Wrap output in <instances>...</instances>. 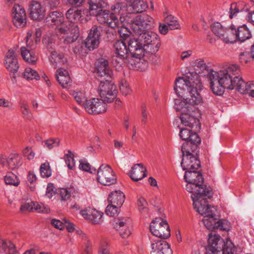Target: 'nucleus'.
<instances>
[{
    "instance_id": "nucleus-33",
    "label": "nucleus",
    "mask_w": 254,
    "mask_h": 254,
    "mask_svg": "<svg viewBox=\"0 0 254 254\" xmlns=\"http://www.w3.org/2000/svg\"><path fill=\"white\" fill-rule=\"evenodd\" d=\"M124 17L127 19H126V22L123 23V25L121 26L117 27L116 28L118 29V32L121 37L124 39H126L131 33L130 29H131L132 20L131 15H127Z\"/></svg>"
},
{
    "instance_id": "nucleus-23",
    "label": "nucleus",
    "mask_w": 254,
    "mask_h": 254,
    "mask_svg": "<svg viewBox=\"0 0 254 254\" xmlns=\"http://www.w3.org/2000/svg\"><path fill=\"white\" fill-rule=\"evenodd\" d=\"M224 241L218 235H212L210 234L208 235V242L209 246L206 249V254H222L221 247Z\"/></svg>"
},
{
    "instance_id": "nucleus-41",
    "label": "nucleus",
    "mask_w": 254,
    "mask_h": 254,
    "mask_svg": "<svg viewBox=\"0 0 254 254\" xmlns=\"http://www.w3.org/2000/svg\"><path fill=\"white\" fill-rule=\"evenodd\" d=\"M221 39L226 43H234L237 40L234 26L226 28Z\"/></svg>"
},
{
    "instance_id": "nucleus-3",
    "label": "nucleus",
    "mask_w": 254,
    "mask_h": 254,
    "mask_svg": "<svg viewBox=\"0 0 254 254\" xmlns=\"http://www.w3.org/2000/svg\"><path fill=\"white\" fill-rule=\"evenodd\" d=\"M210 87L213 93L222 95L225 89H234V77L223 70L215 71L210 70L208 73Z\"/></svg>"
},
{
    "instance_id": "nucleus-18",
    "label": "nucleus",
    "mask_w": 254,
    "mask_h": 254,
    "mask_svg": "<svg viewBox=\"0 0 254 254\" xmlns=\"http://www.w3.org/2000/svg\"><path fill=\"white\" fill-rule=\"evenodd\" d=\"M0 164L10 169L18 168L22 164V158L17 153H11L8 157L0 154Z\"/></svg>"
},
{
    "instance_id": "nucleus-24",
    "label": "nucleus",
    "mask_w": 254,
    "mask_h": 254,
    "mask_svg": "<svg viewBox=\"0 0 254 254\" xmlns=\"http://www.w3.org/2000/svg\"><path fill=\"white\" fill-rule=\"evenodd\" d=\"M29 11L31 18L36 21L43 19L46 14L45 8L40 2L35 0L31 1Z\"/></svg>"
},
{
    "instance_id": "nucleus-20",
    "label": "nucleus",
    "mask_w": 254,
    "mask_h": 254,
    "mask_svg": "<svg viewBox=\"0 0 254 254\" xmlns=\"http://www.w3.org/2000/svg\"><path fill=\"white\" fill-rule=\"evenodd\" d=\"M12 21L17 27H23L26 24V14L24 8L19 4H14L12 8Z\"/></svg>"
},
{
    "instance_id": "nucleus-29",
    "label": "nucleus",
    "mask_w": 254,
    "mask_h": 254,
    "mask_svg": "<svg viewBox=\"0 0 254 254\" xmlns=\"http://www.w3.org/2000/svg\"><path fill=\"white\" fill-rule=\"evenodd\" d=\"M42 36L41 28L31 29L27 33L26 45L29 48H34L35 46L40 42Z\"/></svg>"
},
{
    "instance_id": "nucleus-35",
    "label": "nucleus",
    "mask_w": 254,
    "mask_h": 254,
    "mask_svg": "<svg viewBox=\"0 0 254 254\" xmlns=\"http://www.w3.org/2000/svg\"><path fill=\"white\" fill-rule=\"evenodd\" d=\"M125 199V196L121 190L114 191L109 195L108 201L111 204H116L118 206H121Z\"/></svg>"
},
{
    "instance_id": "nucleus-54",
    "label": "nucleus",
    "mask_w": 254,
    "mask_h": 254,
    "mask_svg": "<svg viewBox=\"0 0 254 254\" xmlns=\"http://www.w3.org/2000/svg\"><path fill=\"white\" fill-rule=\"evenodd\" d=\"M120 207L116 204L110 203L106 207V213L110 216H116L119 213Z\"/></svg>"
},
{
    "instance_id": "nucleus-48",
    "label": "nucleus",
    "mask_w": 254,
    "mask_h": 254,
    "mask_svg": "<svg viewBox=\"0 0 254 254\" xmlns=\"http://www.w3.org/2000/svg\"><path fill=\"white\" fill-rule=\"evenodd\" d=\"M164 22L168 25L171 30L180 29L181 28L177 18L171 14L167 15L164 17Z\"/></svg>"
},
{
    "instance_id": "nucleus-49",
    "label": "nucleus",
    "mask_w": 254,
    "mask_h": 254,
    "mask_svg": "<svg viewBox=\"0 0 254 254\" xmlns=\"http://www.w3.org/2000/svg\"><path fill=\"white\" fill-rule=\"evenodd\" d=\"M223 242L222 246V254H234L235 251V247L230 239L227 238Z\"/></svg>"
},
{
    "instance_id": "nucleus-64",
    "label": "nucleus",
    "mask_w": 254,
    "mask_h": 254,
    "mask_svg": "<svg viewBox=\"0 0 254 254\" xmlns=\"http://www.w3.org/2000/svg\"><path fill=\"white\" fill-rule=\"evenodd\" d=\"M59 194L62 200H66L70 196V192L66 189H62L59 190Z\"/></svg>"
},
{
    "instance_id": "nucleus-16",
    "label": "nucleus",
    "mask_w": 254,
    "mask_h": 254,
    "mask_svg": "<svg viewBox=\"0 0 254 254\" xmlns=\"http://www.w3.org/2000/svg\"><path fill=\"white\" fill-rule=\"evenodd\" d=\"M46 21L49 25H55L58 33H64V27L68 24V22L65 21L63 14L57 11L51 12L47 17Z\"/></svg>"
},
{
    "instance_id": "nucleus-26",
    "label": "nucleus",
    "mask_w": 254,
    "mask_h": 254,
    "mask_svg": "<svg viewBox=\"0 0 254 254\" xmlns=\"http://www.w3.org/2000/svg\"><path fill=\"white\" fill-rule=\"evenodd\" d=\"M130 225V220L128 218H123L117 220L114 224V228L121 237L127 238L131 234Z\"/></svg>"
},
{
    "instance_id": "nucleus-25",
    "label": "nucleus",
    "mask_w": 254,
    "mask_h": 254,
    "mask_svg": "<svg viewBox=\"0 0 254 254\" xmlns=\"http://www.w3.org/2000/svg\"><path fill=\"white\" fill-rule=\"evenodd\" d=\"M100 32L97 26H93L90 29L88 37L86 38L85 44L86 47L89 50H93L98 46Z\"/></svg>"
},
{
    "instance_id": "nucleus-21",
    "label": "nucleus",
    "mask_w": 254,
    "mask_h": 254,
    "mask_svg": "<svg viewBox=\"0 0 254 254\" xmlns=\"http://www.w3.org/2000/svg\"><path fill=\"white\" fill-rule=\"evenodd\" d=\"M151 254H172L170 246L163 240L151 239Z\"/></svg>"
},
{
    "instance_id": "nucleus-10",
    "label": "nucleus",
    "mask_w": 254,
    "mask_h": 254,
    "mask_svg": "<svg viewBox=\"0 0 254 254\" xmlns=\"http://www.w3.org/2000/svg\"><path fill=\"white\" fill-rule=\"evenodd\" d=\"M150 230L154 236L161 240L167 239L171 235L168 223L160 217L152 220L150 225Z\"/></svg>"
},
{
    "instance_id": "nucleus-28",
    "label": "nucleus",
    "mask_w": 254,
    "mask_h": 254,
    "mask_svg": "<svg viewBox=\"0 0 254 254\" xmlns=\"http://www.w3.org/2000/svg\"><path fill=\"white\" fill-rule=\"evenodd\" d=\"M129 175L133 181L137 182L146 177V168L141 163L136 164L132 167Z\"/></svg>"
},
{
    "instance_id": "nucleus-40",
    "label": "nucleus",
    "mask_w": 254,
    "mask_h": 254,
    "mask_svg": "<svg viewBox=\"0 0 254 254\" xmlns=\"http://www.w3.org/2000/svg\"><path fill=\"white\" fill-rule=\"evenodd\" d=\"M132 10L130 9L131 13H141L145 11L148 7L146 0H134L130 2Z\"/></svg>"
},
{
    "instance_id": "nucleus-44",
    "label": "nucleus",
    "mask_w": 254,
    "mask_h": 254,
    "mask_svg": "<svg viewBox=\"0 0 254 254\" xmlns=\"http://www.w3.org/2000/svg\"><path fill=\"white\" fill-rule=\"evenodd\" d=\"M19 109L23 118L31 120L32 118V114L30 111L28 103L24 100L19 102Z\"/></svg>"
},
{
    "instance_id": "nucleus-36",
    "label": "nucleus",
    "mask_w": 254,
    "mask_h": 254,
    "mask_svg": "<svg viewBox=\"0 0 254 254\" xmlns=\"http://www.w3.org/2000/svg\"><path fill=\"white\" fill-rule=\"evenodd\" d=\"M234 89L241 94H247L249 85V81H245L240 76H235L234 81Z\"/></svg>"
},
{
    "instance_id": "nucleus-50",
    "label": "nucleus",
    "mask_w": 254,
    "mask_h": 254,
    "mask_svg": "<svg viewBox=\"0 0 254 254\" xmlns=\"http://www.w3.org/2000/svg\"><path fill=\"white\" fill-rule=\"evenodd\" d=\"M71 94L77 103L84 107V104L88 101L84 92L79 90H73L71 92Z\"/></svg>"
},
{
    "instance_id": "nucleus-56",
    "label": "nucleus",
    "mask_w": 254,
    "mask_h": 254,
    "mask_svg": "<svg viewBox=\"0 0 254 254\" xmlns=\"http://www.w3.org/2000/svg\"><path fill=\"white\" fill-rule=\"evenodd\" d=\"M253 60L252 54L248 52H242L239 55V61L242 64L251 63Z\"/></svg>"
},
{
    "instance_id": "nucleus-53",
    "label": "nucleus",
    "mask_w": 254,
    "mask_h": 254,
    "mask_svg": "<svg viewBox=\"0 0 254 254\" xmlns=\"http://www.w3.org/2000/svg\"><path fill=\"white\" fill-rule=\"evenodd\" d=\"M23 75L24 77L27 80H38L40 78L38 72L30 67H27L25 69Z\"/></svg>"
},
{
    "instance_id": "nucleus-31",
    "label": "nucleus",
    "mask_w": 254,
    "mask_h": 254,
    "mask_svg": "<svg viewBox=\"0 0 254 254\" xmlns=\"http://www.w3.org/2000/svg\"><path fill=\"white\" fill-rule=\"evenodd\" d=\"M59 83L63 87L66 88L70 85L71 79L68 72L64 68H59L55 73Z\"/></svg>"
},
{
    "instance_id": "nucleus-8",
    "label": "nucleus",
    "mask_w": 254,
    "mask_h": 254,
    "mask_svg": "<svg viewBox=\"0 0 254 254\" xmlns=\"http://www.w3.org/2000/svg\"><path fill=\"white\" fill-rule=\"evenodd\" d=\"M125 16H120V19L109 10H104L101 11L97 15V20L99 23L104 24L113 29H116L117 27L121 26L123 23L126 22Z\"/></svg>"
},
{
    "instance_id": "nucleus-19",
    "label": "nucleus",
    "mask_w": 254,
    "mask_h": 254,
    "mask_svg": "<svg viewBox=\"0 0 254 254\" xmlns=\"http://www.w3.org/2000/svg\"><path fill=\"white\" fill-rule=\"evenodd\" d=\"M65 30L64 33H59L63 35L64 42L69 44L75 42L79 37V28L76 24L70 23L65 24L64 27Z\"/></svg>"
},
{
    "instance_id": "nucleus-59",
    "label": "nucleus",
    "mask_w": 254,
    "mask_h": 254,
    "mask_svg": "<svg viewBox=\"0 0 254 254\" xmlns=\"http://www.w3.org/2000/svg\"><path fill=\"white\" fill-rule=\"evenodd\" d=\"M65 161L68 168L72 170L75 167V161L73 158V154L72 152L68 150V153L65 154Z\"/></svg>"
},
{
    "instance_id": "nucleus-1",
    "label": "nucleus",
    "mask_w": 254,
    "mask_h": 254,
    "mask_svg": "<svg viewBox=\"0 0 254 254\" xmlns=\"http://www.w3.org/2000/svg\"><path fill=\"white\" fill-rule=\"evenodd\" d=\"M201 86L199 75L196 73H190V75L185 77H179L176 80L174 90L179 96L185 97L186 93H189V96L183 100H176L175 105L182 107L188 106L190 108L193 107L195 110V106L201 105L203 100L196 87Z\"/></svg>"
},
{
    "instance_id": "nucleus-62",
    "label": "nucleus",
    "mask_w": 254,
    "mask_h": 254,
    "mask_svg": "<svg viewBox=\"0 0 254 254\" xmlns=\"http://www.w3.org/2000/svg\"><path fill=\"white\" fill-rule=\"evenodd\" d=\"M224 70L227 72L229 74L232 75L233 77L237 76L236 74L240 72L239 66L236 64L230 65L227 69Z\"/></svg>"
},
{
    "instance_id": "nucleus-6",
    "label": "nucleus",
    "mask_w": 254,
    "mask_h": 254,
    "mask_svg": "<svg viewBox=\"0 0 254 254\" xmlns=\"http://www.w3.org/2000/svg\"><path fill=\"white\" fill-rule=\"evenodd\" d=\"M175 106L177 110L182 112L180 119L183 125L191 128H195V130L200 128L199 120L195 117L196 110L193 107L190 108L188 106L182 107L179 105Z\"/></svg>"
},
{
    "instance_id": "nucleus-45",
    "label": "nucleus",
    "mask_w": 254,
    "mask_h": 254,
    "mask_svg": "<svg viewBox=\"0 0 254 254\" xmlns=\"http://www.w3.org/2000/svg\"><path fill=\"white\" fill-rule=\"evenodd\" d=\"M138 209L141 215L144 217H150L148 203L143 197H139L137 200Z\"/></svg>"
},
{
    "instance_id": "nucleus-39",
    "label": "nucleus",
    "mask_w": 254,
    "mask_h": 254,
    "mask_svg": "<svg viewBox=\"0 0 254 254\" xmlns=\"http://www.w3.org/2000/svg\"><path fill=\"white\" fill-rule=\"evenodd\" d=\"M50 60L55 68L64 64L66 62L64 55L55 51L51 52Z\"/></svg>"
},
{
    "instance_id": "nucleus-47",
    "label": "nucleus",
    "mask_w": 254,
    "mask_h": 254,
    "mask_svg": "<svg viewBox=\"0 0 254 254\" xmlns=\"http://www.w3.org/2000/svg\"><path fill=\"white\" fill-rule=\"evenodd\" d=\"M3 178L6 185L17 187L20 184L18 177L11 172H8Z\"/></svg>"
},
{
    "instance_id": "nucleus-38",
    "label": "nucleus",
    "mask_w": 254,
    "mask_h": 254,
    "mask_svg": "<svg viewBox=\"0 0 254 254\" xmlns=\"http://www.w3.org/2000/svg\"><path fill=\"white\" fill-rule=\"evenodd\" d=\"M65 16L68 20V22L72 24L80 21L82 17L81 11L77 9L76 8L72 7L69 8L66 12Z\"/></svg>"
},
{
    "instance_id": "nucleus-11",
    "label": "nucleus",
    "mask_w": 254,
    "mask_h": 254,
    "mask_svg": "<svg viewBox=\"0 0 254 254\" xmlns=\"http://www.w3.org/2000/svg\"><path fill=\"white\" fill-rule=\"evenodd\" d=\"M98 182L103 186H110L117 182L115 173L109 165L102 164L97 171Z\"/></svg>"
},
{
    "instance_id": "nucleus-7",
    "label": "nucleus",
    "mask_w": 254,
    "mask_h": 254,
    "mask_svg": "<svg viewBox=\"0 0 254 254\" xmlns=\"http://www.w3.org/2000/svg\"><path fill=\"white\" fill-rule=\"evenodd\" d=\"M180 136L182 139L186 141L182 146V151H187L188 148H190L192 152L195 151L201 141L197 134L189 128H182L180 131Z\"/></svg>"
},
{
    "instance_id": "nucleus-58",
    "label": "nucleus",
    "mask_w": 254,
    "mask_h": 254,
    "mask_svg": "<svg viewBox=\"0 0 254 254\" xmlns=\"http://www.w3.org/2000/svg\"><path fill=\"white\" fill-rule=\"evenodd\" d=\"M45 146L48 149H52L53 148L57 147L60 145V140L58 138H53L47 139L44 141Z\"/></svg>"
},
{
    "instance_id": "nucleus-14",
    "label": "nucleus",
    "mask_w": 254,
    "mask_h": 254,
    "mask_svg": "<svg viewBox=\"0 0 254 254\" xmlns=\"http://www.w3.org/2000/svg\"><path fill=\"white\" fill-rule=\"evenodd\" d=\"M96 78L100 82L110 80L112 71L109 66L108 61L104 59L98 60L96 62Z\"/></svg>"
},
{
    "instance_id": "nucleus-42",
    "label": "nucleus",
    "mask_w": 254,
    "mask_h": 254,
    "mask_svg": "<svg viewBox=\"0 0 254 254\" xmlns=\"http://www.w3.org/2000/svg\"><path fill=\"white\" fill-rule=\"evenodd\" d=\"M246 3L241 2L239 3L233 2L229 8V17L232 19L239 12H245Z\"/></svg>"
},
{
    "instance_id": "nucleus-12",
    "label": "nucleus",
    "mask_w": 254,
    "mask_h": 254,
    "mask_svg": "<svg viewBox=\"0 0 254 254\" xmlns=\"http://www.w3.org/2000/svg\"><path fill=\"white\" fill-rule=\"evenodd\" d=\"M98 92L101 99L107 102L113 101L116 98L118 93L116 86L110 80L100 82Z\"/></svg>"
},
{
    "instance_id": "nucleus-22",
    "label": "nucleus",
    "mask_w": 254,
    "mask_h": 254,
    "mask_svg": "<svg viewBox=\"0 0 254 254\" xmlns=\"http://www.w3.org/2000/svg\"><path fill=\"white\" fill-rule=\"evenodd\" d=\"M83 217L93 224H100L103 222V213L90 207L82 210L80 212Z\"/></svg>"
},
{
    "instance_id": "nucleus-63",
    "label": "nucleus",
    "mask_w": 254,
    "mask_h": 254,
    "mask_svg": "<svg viewBox=\"0 0 254 254\" xmlns=\"http://www.w3.org/2000/svg\"><path fill=\"white\" fill-rule=\"evenodd\" d=\"M22 153L24 157H26L28 160H33L35 157V153L30 147H26L22 150Z\"/></svg>"
},
{
    "instance_id": "nucleus-37",
    "label": "nucleus",
    "mask_w": 254,
    "mask_h": 254,
    "mask_svg": "<svg viewBox=\"0 0 254 254\" xmlns=\"http://www.w3.org/2000/svg\"><path fill=\"white\" fill-rule=\"evenodd\" d=\"M234 29L237 40L240 42H244L251 36V32L246 25L240 26L237 29L234 26Z\"/></svg>"
},
{
    "instance_id": "nucleus-46",
    "label": "nucleus",
    "mask_w": 254,
    "mask_h": 254,
    "mask_svg": "<svg viewBox=\"0 0 254 254\" xmlns=\"http://www.w3.org/2000/svg\"><path fill=\"white\" fill-rule=\"evenodd\" d=\"M245 10L246 19L254 25V2L253 1L246 2Z\"/></svg>"
},
{
    "instance_id": "nucleus-60",
    "label": "nucleus",
    "mask_w": 254,
    "mask_h": 254,
    "mask_svg": "<svg viewBox=\"0 0 254 254\" xmlns=\"http://www.w3.org/2000/svg\"><path fill=\"white\" fill-rule=\"evenodd\" d=\"M215 229L228 231L230 229V223L227 220L223 219L220 220L216 221Z\"/></svg>"
},
{
    "instance_id": "nucleus-57",
    "label": "nucleus",
    "mask_w": 254,
    "mask_h": 254,
    "mask_svg": "<svg viewBox=\"0 0 254 254\" xmlns=\"http://www.w3.org/2000/svg\"><path fill=\"white\" fill-rule=\"evenodd\" d=\"M120 90L122 94L124 96L129 95L132 92V90L130 88L128 83L127 81L124 80H122L121 81Z\"/></svg>"
},
{
    "instance_id": "nucleus-17",
    "label": "nucleus",
    "mask_w": 254,
    "mask_h": 254,
    "mask_svg": "<svg viewBox=\"0 0 254 254\" xmlns=\"http://www.w3.org/2000/svg\"><path fill=\"white\" fill-rule=\"evenodd\" d=\"M128 48L130 54L136 57L138 60L144 56L145 52H146L144 43L140 40L139 36L138 38H131L129 40Z\"/></svg>"
},
{
    "instance_id": "nucleus-52",
    "label": "nucleus",
    "mask_w": 254,
    "mask_h": 254,
    "mask_svg": "<svg viewBox=\"0 0 254 254\" xmlns=\"http://www.w3.org/2000/svg\"><path fill=\"white\" fill-rule=\"evenodd\" d=\"M211 30L213 33L221 39L226 28H224L219 22H214L211 26Z\"/></svg>"
},
{
    "instance_id": "nucleus-55",
    "label": "nucleus",
    "mask_w": 254,
    "mask_h": 254,
    "mask_svg": "<svg viewBox=\"0 0 254 254\" xmlns=\"http://www.w3.org/2000/svg\"><path fill=\"white\" fill-rule=\"evenodd\" d=\"M40 170L41 175L43 178H48L52 175V170L48 162L42 164L41 165Z\"/></svg>"
},
{
    "instance_id": "nucleus-61",
    "label": "nucleus",
    "mask_w": 254,
    "mask_h": 254,
    "mask_svg": "<svg viewBox=\"0 0 254 254\" xmlns=\"http://www.w3.org/2000/svg\"><path fill=\"white\" fill-rule=\"evenodd\" d=\"M33 208L38 212L48 213L50 211L49 208L43 203L33 202Z\"/></svg>"
},
{
    "instance_id": "nucleus-30",
    "label": "nucleus",
    "mask_w": 254,
    "mask_h": 254,
    "mask_svg": "<svg viewBox=\"0 0 254 254\" xmlns=\"http://www.w3.org/2000/svg\"><path fill=\"white\" fill-rule=\"evenodd\" d=\"M114 51L117 58L124 61L128 55L129 50L126 43L123 41H117L114 45Z\"/></svg>"
},
{
    "instance_id": "nucleus-15",
    "label": "nucleus",
    "mask_w": 254,
    "mask_h": 254,
    "mask_svg": "<svg viewBox=\"0 0 254 254\" xmlns=\"http://www.w3.org/2000/svg\"><path fill=\"white\" fill-rule=\"evenodd\" d=\"M186 151H182L183 156L181 166L183 169L187 171L198 169L200 166L199 160L190 152L192 151L190 148Z\"/></svg>"
},
{
    "instance_id": "nucleus-4",
    "label": "nucleus",
    "mask_w": 254,
    "mask_h": 254,
    "mask_svg": "<svg viewBox=\"0 0 254 254\" xmlns=\"http://www.w3.org/2000/svg\"><path fill=\"white\" fill-rule=\"evenodd\" d=\"M193 205L195 211L204 216L202 222L206 228L211 231L215 229L216 223V208L208 204V199L205 200V202L195 201Z\"/></svg>"
},
{
    "instance_id": "nucleus-2",
    "label": "nucleus",
    "mask_w": 254,
    "mask_h": 254,
    "mask_svg": "<svg viewBox=\"0 0 254 254\" xmlns=\"http://www.w3.org/2000/svg\"><path fill=\"white\" fill-rule=\"evenodd\" d=\"M184 179L187 182L186 190L191 193L193 203L195 201L205 202V200L209 199L212 196L211 189L203 184V178L199 172L187 171Z\"/></svg>"
},
{
    "instance_id": "nucleus-13",
    "label": "nucleus",
    "mask_w": 254,
    "mask_h": 254,
    "mask_svg": "<svg viewBox=\"0 0 254 254\" xmlns=\"http://www.w3.org/2000/svg\"><path fill=\"white\" fill-rule=\"evenodd\" d=\"M84 108L88 114L97 115L106 112L107 105L102 99L94 98L86 102Z\"/></svg>"
},
{
    "instance_id": "nucleus-43",
    "label": "nucleus",
    "mask_w": 254,
    "mask_h": 254,
    "mask_svg": "<svg viewBox=\"0 0 254 254\" xmlns=\"http://www.w3.org/2000/svg\"><path fill=\"white\" fill-rule=\"evenodd\" d=\"M21 54L23 59L29 64H35L37 61L35 55L24 47L21 48Z\"/></svg>"
},
{
    "instance_id": "nucleus-5",
    "label": "nucleus",
    "mask_w": 254,
    "mask_h": 254,
    "mask_svg": "<svg viewBox=\"0 0 254 254\" xmlns=\"http://www.w3.org/2000/svg\"><path fill=\"white\" fill-rule=\"evenodd\" d=\"M131 29L135 34H141L143 32L151 29L154 26V19L147 14H142L135 17L131 15Z\"/></svg>"
},
{
    "instance_id": "nucleus-34",
    "label": "nucleus",
    "mask_w": 254,
    "mask_h": 254,
    "mask_svg": "<svg viewBox=\"0 0 254 254\" xmlns=\"http://www.w3.org/2000/svg\"><path fill=\"white\" fill-rule=\"evenodd\" d=\"M111 10L116 15L117 14L120 15V16H126L127 15H132L130 9H128L127 7V4L124 2H117L112 5L111 7Z\"/></svg>"
},
{
    "instance_id": "nucleus-51",
    "label": "nucleus",
    "mask_w": 254,
    "mask_h": 254,
    "mask_svg": "<svg viewBox=\"0 0 254 254\" xmlns=\"http://www.w3.org/2000/svg\"><path fill=\"white\" fill-rule=\"evenodd\" d=\"M141 59H137L136 57L130 55V56L128 55L127 57L125 60L127 66L132 69H135L138 67V64H139V62Z\"/></svg>"
},
{
    "instance_id": "nucleus-32",
    "label": "nucleus",
    "mask_w": 254,
    "mask_h": 254,
    "mask_svg": "<svg viewBox=\"0 0 254 254\" xmlns=\"http://www.w3.org/2000/svg\"><path fill=\"white\" fill-rule=\"evenodd\" d=\"M88 3L90 14L96 16V17L101 11H103L102 8L107 5L105 0H90Z\"/></svg>"
},
{
    "instance_id": "nucleus-9",
    "label": "nucleus",
    "mask_w": 254,
    "mask_h": 254,
    "mask_svg": "<svg viewBox=\"0 0 254 254\" xmlns=\"http://www.w3.org/2000/svg\"><path fill=\"white\" fill-rule=\"evenodd\" d=\"M137 35L144 43L146 52L153 54L158 51L160 46V41L158 35L156 33L151 31H146Z\"/></svg>"
},
{
    "instance_id": "nucleus-27",
    "label": "nucleus",
    "mask_w": 254,
    "mask_h": 254,
    "mask_svg": "<svg viewBox=\"0 0 254 254\" xmlns=\"http://www.w3.org/2000/svg\"><path fill=\"white\" fill-rule=\"evenodd\" d=\"M4 65L10 72H16L18 71L19 68L18 61L13 50H9L6 53L4 60Z\"/></svg>"
}]
</instances>
